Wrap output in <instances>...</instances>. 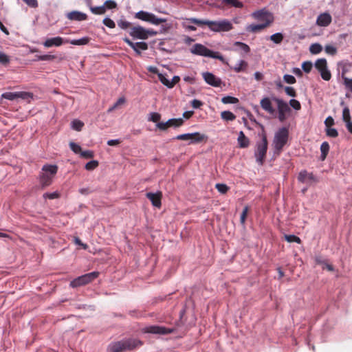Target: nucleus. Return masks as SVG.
I'll return each instance as SVG.
<instances>
[{"instance_id":"obj_1","label":"nucleus","mask_w":352,"mask_h":352,"mask_svg":"<svg viewBox=\"0 0 352 352\" xmlns=\"http://www.w3.org/2000/svg\"><path fill=\"white\" fill-rule=\"evenodd\" d=\"M57 171L58 166L56 164H45L43 166L38 177L41 189H45L52 184L53 178Z\"/></svg>"},{"instance_id":"obj_2","label":"nucleus","mask_w":352,"mask_h":352,"mask_svg":"<svg viewBox=\"0 0 352 352\" xmlns=\"http://www.w3.org/2000/svg\"><path fill=\"white\" fill-rule=\"evenodd\" d=\"M143 342L137 339H127L121 341L111 342L108 346L109 352H122L124 351H131L140 347Z\"/></svg>"},{"instance_id":"obj_3","label":"nucleus","mask_w":352,"mask_h":352,"mask_svg":"<svg viewBox=\"0 0 352 352\" xmlns=\"http://www.w3.org/2000/svg\"><path fill=\"white\" fill-rule=\"evenodd\" d=\"M267 140L265 133H263L261 140L257 141L255 145L254 155L256 163L262 166L265 162V157L267 151Z\"/></svg>"},{"instance_id":"obj_4","label":"nucleus","mask_w":352,"mask_h":352,"mask_svg":"<svg viewBox=\"0 0 352 352\" xmlns=\"http://www.w3.org/2000/svg\"><path fill=\"white\" fill-rule=\"evenodd\" d=\"M289 138V130L287 127L280 128L276 133L273 140L274 153L279 155Z\"/></svg>"},{"instance_id":"obj_5","label":"nucleus","mask_w":352,"mask_h":352,"mask_svg":"<svg viewBox=\"0 0 352 352\" xmlns=\"http://www.w3.org/2000/svg\"><path fill=\"white\" fill-rule=\"evenodd\" d=\"M190 52L193 54L223 60V56L219 52L210 50L201 43L195 44L190 49Z\"/></svg>"},{"instance_id":"obj_6","label":"nucleus","mask_w":352,"mask_h":352,"mask_svg":"<svg viewBox=\"0 0 352 352\" xmlns=\"http://www.w3.org/2000/svg\"><path fill=\"white\" fill-rule=\"evenodd\" d=\"M208 136L201 134L198 131L193 133H186L177 135L172 138V140H184L188 141V144H193L201 142L204 140H207Z\"/></svg>"},{"instance_id":"obj_7","label":"nucleus","mask_w":352,"mask_h":352,"mask_svg":"<svg viewBox=\"0 0 352 352\" xmlns=\"http://www.w3.org/2000/svg\"><path fill=\"white\" fill-rule=\"evenodd\" d=\"M99 276L98 272H92L90 273L85 274L80 276L77 277L70 282V287L76 288L78 287L85 285L94 280L97 278Z\"/></svg>"},{"instance_id":"obj_8","label":"nucleus","mask_w":352,"mask_h":352,"mask_svg":"<svg viewBox=\"0 0 352 352\" xmlns=\"http://www.w3.org/2000/svg\"><path fill=\"white\" fill-rule=\"evenodd\" d=\"M208 28L214 32H228L233 29V25L228 19L210 21Z\"/></svg>"},{"instance_id":"obj_9","label":"nucleus","mask_w":352,"mask_h":352,"mask_svg":"<svg viewBox=\"0 0 352 352\" xmlns=\"http://www.w3.org/2000/svg\"><path fill=\"white\" fill-rule=\"evenodd\" d=\"M272 100L276 102L278 109V118L280 122H283L286 119V113L291 111L289 104L283 99L273 96Z\"/></svg>"},{"instance_id":"obj_10","label":"nucleus","mask_w":352,"mask_h":352,"mask_svg":"<svg viewBox=\"0 0 352 352\" xmlns=\"http://www.w3.org/2000/svg\"><path fill=\"white\" fill-rule=\"evenodd\" d=\"M123 41L126 43L129 47H131L135 53L141 56V51H145L148 50V43L144 41H138V42H133L128 37L123 38Z\"/></svg>"},{"instance_id":"obj_11","label":"nucleus","mask_w":352,"mask_h":352,"mask_svg":"<svg viewBox=\"0 0 352 352\" xmlns=\"http://www.w3.org/2000/svg\"><path fill=\"white\" fill-rule=\"evenodd\" d=\"M252 16L259 23H266L270 21L271 24L274 21L272 13L265 8L254 12Z\"/></svg>"},{"instance_id":"obj_12","label":"nucleus","mask_w":352,"mask_h":352,"mask_svg":"<svg viewBox=\"0 0 352 352\" xmlns=\"http://www.w3.org/2000/svg\"><path fill=\"white\" fill-rule=\"evenodd\" d=\"M204 81L210 86L219 87L222 84L221 78L214 76L212 73L206 72L202 74Z\"/></svg>"},{"instance_id":"obj_13","label":"nucleus","mask_w":352,"mask_h":352,"mask_svg":"<svg viewBox=\"0 0 352 352\" xmlns=\"http://www.w3.org/2000/svg\"><path fill=\"white\" fill-rule=\"evenodd\" d=\"M129 35L132 37L133 39H140V40H146L147 39V35L146 34V28L142 26L137 25L133 27L130 32Z\"/></svg>"},{"instance_id":"obj_14","label":"nucleus","mask_w":352,"mask_h":352,"mask_svg":"<svg viewBox=\"0 0 352 352\" xmlns=\"http://www.w3.org/2000/svg\"><path fill=\"white\" fill-rule=\"evenodd\" d=\"M174 331L173 329L166 328L164 327L160 326H151L146 328L144 332L155 333V334H160V335H166L171 333Z\"/></svg>"},{"instance_id":"obj_15","label":"nucleus","mask_w":352,"mask_h":352,"mask_svg":"<svg viewBox=\"0 0 352 352\" xmlns=\"http://www.w3.org/2000/svg\"><path fill=\"white\" fill-rule=\"evenodd\" d=\"M65 41L64 38L58 36L53 38H47L43 43V46L45 47H52L53 46L60 47L61 46Z\"/></svg>"},{"instance_id":"obj_16","label":"nucleus","mask_w":352,"mask_h":352,"mask_svg":"<svg viewBox=\"0 0 352 352\" xmlns=\"http://www.w3.org/2000/svg\"><path fill=\"white\" fill-rule=\"evenodd\" d=\"M146 195L153 206L157 208H160L161 206L162 192L160 191H157L156 192H147Z\"/></svg>"},{"instance_id":"obj_17","label":"nucleus","mask_w":352,"mask_h":352,"mask_svg":"<svg viewBox=\"0 0 352 352\" xmlns=\"http://www.w3.org/2000/svg\"><path fill=\"white\" fill-rule=\"evenodd\" d=\"M332 21L331 14L328 12L320 14L316 19V24L321 27L328 26Z\"/></svg>"},{"instance_id":"obj_18","label":"nucleus","mask_w":352,"mask_h":352,"mask_svg":"<svg viewBox=\"0 0 352 352\" xmlns=\"http://www.w3.org/2000/svg\"><path fill=\"white\" fill-rule=\"evenodd\" d=\"M67 17L72 21H82L87 20V14L82 12L80 11L74 10L70 12H68L67 14Z\"/></svg>"},{"instance_id":"obj_19","label":"nucleus","mask_w":352,"mask_h":352,"mask_svg":"<svg viewBox=\"0 0 352 352\" xmlns=\"http://www.w3.org/2000/svg\"><path fill=\"white\" fill-rule=\"evenodd\" d=\"M233 46L234 50L240 52L243 56L250 52L249 45L243 42L236 41L234 43Z\"/></svg>"},{"instance_id":"obj_20","label":"nucleus","mask_w":352,"mask_h":352,"mask_svg":"<svg viewBox=\"0 0 352 352\" xmlns=\"http://www.w3.org/2000/svg\"><path fill=\"white\" fill-rule=\"evenodd\" d=\"M270 25V21H267L266 23H259L258 24L252 23L250 25L246 27V30L248 32H256L259 30H261L265 28L266 27H267Z\"/></svg>"},{"instance_id":"obj_21","label":"nucleus","mask_w":352,"mask_h":352,"mask_svg":"<svg viewBox=\"0 0 352 352\" xmlns=\"http://www.w3.org/2000/svg\"><path fill=\"white\" fill-rule=\"evenodd\" d=\"M260 105L263 110L268 112L269 113L272 114L275 111L274 109L273 108V107L272 105V102H271L270 98L267 97H264L260 101Z\"/></svg>"},{"instance_id":"obj_22","label":"nucleus","mask_w":352,"mask_h":352,"mask_svg":"<svg viewBox=\"0 0 352 352\" xmlns=\"http://www.w3.org/2000/svg\"><path fill=\"white\" fill-rule=\"evenodd\" d=\"M237 142L239 148H248L250 145V140L247 138L244 133L241 131L238 134Z\"/></svg>"},{"instance_id":"obj_23","label":"nucleus","mask_w":352,"mask_h":352,"mask_svg":"<svg viewBox=\"0 0 352 352\" xmlns=\"http://www.w3.org/2000/svg\"><path fill=\"white\" fill-rule=\"evenodd\" d=\"M90 38L89 36H83L78 39L65 40V43H69L74 45H85L89 43Z\"/></svg>"},{"instance_id":"obj_24","label":"nucleus","mask_w":352,"mask_h":352,"mask_svg":"<svg viewBox=\"0 0 352 352\" xmlns=\"http://www.w3.org/2000/svg\"><path fill=\"white\" fill-rule=\"evenodd\" d=\"M152 12L140 10L135 13V17L143 21L149 22Z\"/></svg>"},{"instance_id":"obj_25","label":"nucleus","mask_w":352,"mask_h":352,"mask_svg":"<svg viewBox=\"0 0 352 352\" xmlns=\"http://www.w3.org/2000/svg\"><path fill=\"white\" fill-rule=\"evenodd\" d=\"M184 120L182 118H170L166 121L168 126H173L174 128H177L183 125Z\"/></svg>"},{"instance_id":"obj_26","label":"nucleus","mask_w":352,"mask_h":352,"mask_svg":"<svg viewBox=\"0 0 352 352\" xmlns=\"http://www.w3.org/2000/svg\"><path fill=\"white\" fill-rule=\"evenodd\" d=\"M344 74L345 70H343L341 75V78L343 80V84L346 89L352 93V78L346 77Z\"/></svg>"},{"instance_id":"obj_27","label":"nucleus","mask_w":352,"mask_h":352,"mask_svg":"<svg viewBox=\"0 0 352 352\" xmlns=\"http://www.w3.org/2000/svg\"><path fill=\"white\" fill-rule=\"evenodd\" d=\"M284 38V35L282 32H276L272 34L269 39L272 41L275 44H280L282 43Z\"/></svg>"},{"instance_id":"obj_28","label":"nucleus","mask_w":352,"mask_h":352,"mask_svg":"<svg viewBox=\"0 0 352 352\" xmlns=\"http://www.w3.org/2000/svg\"><path fill=\"white\" fill-rule=\"evenodd\" d=\"M329 151V144L327 142H323L320 145V157L324 160Z\"/></svg>"},{"instance_id":"obj_29","label":"nucleus","mask_w":352,"mask_h":352,"mask_svg":"<svg viewBox=\"0 0 352 352\" xmlns=\"http://www.w3.org/2000/svg\"><path fill=\"white\" fill-rule=\"evenodd\" d=\"M186 21L193 23L197 25H206L209 27L210 21L208 19H200L197 18H187L186 19Z\"/></svg>"},{"instance_id":"obj_30","label":"nucleus","mask_w":352,"mask_h":352,"mask_svg":"<svg viewBox=\"0 0 352 352\" xmlns=\"http://www.w3.org/2000/svg\"><path fill=\"white\" fill-rule=\"evenodd\" d=\"M157 76H158V78L162 84H163L164 86H166L168 89L173 88V84H171V82H170V80H169L166 76V75H164L162 73H158Z\"/></svg>"},{"instance_id":"obj_31","label":"nucleus","mask_w":352,"mask_h":352,"mask_svg":"<svg viewBox=\"0 0 352 352\" xmlns=\"http://www.w3.org/2000/svg\"><path fill=\"white\" fill-rule=\"evenodd\" d=\"M314 66L316 69L320 72L321 69H323L326 66H327V62L326 58H318L316 60L314 63Z\"/></svg>"},{"instance_id":"obj_32","label":"nucleus","mask_w":352,"mask_h":352,"mask_svg":"<svg viewBox=\"0 0 352 352\" xmlns=\"http://www.w3.org/2000/svg\"><path fill=\"white\" fill-rule=\"evenodd\" d=\"M221 117L226 121H232L236 118L235 115L230 111H223L221 113Z\"/></svg>"},{"instance_id":"obj_33","label":"nucleus","mask_w":352,"mask_h":352,"mask_svg":"<svg viewBox=\"0 0 352 352\" xmlns=\"http://www.w3.org/2000/svg\"><path fill=\"white\" fill-rule=\"evenodd\" d=\"M322 50V45L318 43H312L309 47V52L312 54H318Z\"/></svg>"},{"instance_id":"obj_34","label":"nucleus","mask_w":352,"mask_h":352,"mask_svg":"<svg viewBox=\"0 0 352 352\" xmlns=\"http://www.w3.org/2000/svg\"><path fill=\"white\" fill-rule=\"evenodd\" d=\"M319 73L321 76V78L325 81H329L331 78V72L328 69L327 66H326L323 69H321L320 72Z\"/></svg>"},{"instance_id":"obj_35","label":"nucleus","mask_w":352,"mask_h":352,"mask_svg":"<svg viewBox=\"0 0 352 352\" xmlns=\"http://www.w3.org/2000/svg\"><path fill=\"white\" fill-rule=\"evenodd\" d=\"M223 104H236L239 102V99L232 96H226L221 98Z\"/></svg>"},{"instance_id":"obj_36","label":"nucleus","mask_w":352,"mask_h":352,"mask_svg":"<svg viewBox=\"0 0 352 352\" xmlns=\"http://www.w3.org/2000/svg\"><path fill=\"white\" fill-rule=\"evenodd\" d=\"M84 126V123L80 120L75 119L72 122V129L76 131H80Z\"/></svg>"},{"instance_id":"obj_37","label":"nucleus","mask_w":352,"mask_h":352,"mask_svg":"<svg viewBox=\"0 0 352 352\" xmlns=\"http://www.w3.org/2000/svg\"><path fill=\"white\" fill-rule=\"evenodd\" d=\"M284 238L289 243L295 242L300 244L302 242L301 239L298 236L294 234H285Z\"/></svg>"},{"instance_id":"obj_38","label":"nucleus","mask_w":352,"mask_h":352,"mask_svg":"<svg viewBox=\"0 0 352 352\" xmlns=\"http://www.w3.org/2000/svg\"><path fill=\"white\" fill-rule=\"evenodd\" d=\"M17 98L30 100L33 98V94L28 91H17Z\"/></svg>"},{"instance_id":"obj_39","label":"nucleus","mask_w":352,"mask_h":352,"mask_svg":"<svg viewBox=\"0 0 352 352\" xmlns=\"http://www.w3.org/2000/svg\"><path fill=\"white\" fill-rule=\"evenodd\" d=\"M17 91L16 92H10L7 91L4 92L1 94V98L8 100H14L17 98Z\"/></svg>"},{"instance_id":"obj_40","label":"nucleus","mask_w":352,"mask_h":352,"mask_svg":"<svg viewBox=\"0 0 352 352\" xmlns=\"http://www.w3.org/2000/svg\"><path fill=\"white\" fill-rule=\"evenodd\" d=\"M166 21V19L165 18H158L153 13L151 14V19L149 23L151 24L157 25L160 23H164Z\"/></svg>"},{"instance_id":"obj_41","label":"nucleus","mask_w":352,"mask_h":352,"mask_svg":"<svg viewBox=\"0 0 352 352\" xmlns=\"http://www.w3.org/2000/svg\"><path fill=\"white\" fill-rule=\"evenodd\" d=\"M215 188L221 194H226L229 190V187L226 184L223 183L216 184Z\"/></svg>"},{"instance_id":"obj_42","label":"nucleus","mask_w":352,"mask_h":352,"mask_svg":"<svg viewBox=\"0 0 352 352\" xmlns=\"http://www.w3.org/2000/svg\"><path fill=\"white\" fill-rule=\"evenodd\" d=\"M312 67H313L312 62L309 61V60L302 62V63L301 65L302 70L307 74H308L311 72Z\"/></svg>"},{"instance_id":"obj_43","label":"nucleus","mask_w":352,"mask_h":352,"mask_svg":"<svg viewBox=\"0 0 352 352\" xmlns=\"http://www.w3.org/2000/svg\"><path fill=\"white\" fill-rule=\"evenodd\" d=\"M59 196H60V194L58 193V191H54V192H47L43 195V197L45 199H58L59 197Z\"/></svg>"},{"instance_id":"obj_44","label":"nucleus","mask_w":352,"mask_h":352,"mask_svg":"<svg viewBox=\"0 0 352 352\" xmlns=\"http://www.w3.org/2000/svg\"><path fill=\"white\" fill-rule=\"evenodd\" d=\"M104 10H111L117 8V3L114 0H107L103 3Z\"/></svg>"},{"instance_id":"obj_45","label":"nucleus","mask_w":352,"mask_h":352,"mask_svg":"<svg viewBox=\"0 0 352 352\" xmlns=\"http://www.w3.org/2000/svg\"><path fill=\"white\" fill-rule=\"evenodd\" d=\"M248 65L247 63L244 60H240L236 65L233 67V69L239 73L242 72L244 69L243 68V66L245 67Z\"/></svg>"},{"instance_id":"obj_46","label":"nucleus","mask_w":352,"mask_h":352,"mask_svg":"<svg viewBox=\"0 0 352 352\" xmlns=\"http://www.w3.org/2000/svg\"><path fill=\"white\" fill-rule=\"evenodd\" d=\"M98 166V161L96 160H91L88 162L85 166V168L87 170H93Z\"/></svg>"},{"instance_id":"obj_47","label":"nucleus","mask_w":352,"mask_h":352,"mask_svg":"<svg viewBox=\"0 0 352 352\" xmlns=\"http://www.w3.org/2000/svg\"><path fill=\"white\" fill-rule=\"evenodd\" d=\"M10 57L3 52H0V64L2 65H7L10 63Z\"/></svg>"},{"instance_id":"obj_48","label":"nucleus","mask_w":352,"mask_h":352,"mask_svg":"<svg viewBox=\"0 0 352 352\" xmlns=\"http://www.w3.org/2000/svg\"><path fill=\"white\" fill-rule=\"evenodd\" d=\"M90 10L93 14L99 15L103 14L106 12L103 5L100 6L91 7Z\"/></svg>"},{"instance_id":"obj_49","label":"nucleus","mask_w":352,"mask_h":352,"mask_svg":"<svg viewBox=\"0 0 352 352\" xmlns=\"http://www.w3.org/2000/svg\"><path fill=\"white\" fill-rule=\"evenodd\" d=\"M69 148L74 153H76V154L79 153L80 155V153L82 151V148L79 144H78L74 142H71L69 143Z\"/></svg>"},{"instance_id":"obj_50","label":"nucleus","mask_w":352,"mask_h":352,"mask_svg":"<svg viewBox=\"0 0 352 352\" xmlns=\"http://www.w3.org/2000/svg\"><path fill=\"white\" fill-rule=\"evenodd\" d=\"M308 175V172L306 170H302L300 171L298 175V181L300 183H307V175Z\"/></svg>"},{"instance_id":"obj_51","label":"nucleus","mask_w":352,"mask_h":352,"mask_svg":"<svg viewBox=\"0 0 352 352\" xmlns=\"http://www.w3.org/2000/svg\"><path fill=\"white\" fill-rule=\"evenodd\" d=\"M289 105L296 111H298L301 109V104L300 102L294 98H292L289 102Z\"/></svg>"},{"instance_id":"obj_52","label":"nucleus","mask_w":352,"mask_h":352,"mask_svg":"<svg viewBox=\"0 0 352 352\" xmlns=\"http://www.w3.org/2000/svg\"><path fill=\"white\" fill-rule=\"evenodd\" d=\"M102 23L105 26H107L109 28H114L116 27L115 22L111 19H110L109 16H106L103 19Z\"/></svg>"},{"instance_id":"obj_53","label":"nucleus","mask_w":352,"mask_h":352,"mask_svg":"<svg viewBox=\"0 0 352 352\" xmlns=\"http://www.w3.org/2000/svg\"><path fill=\"white\" fill-rule=\"evenodd\" d=\"M324 51L327 54L333 56L337 52V49L332 45H327L324 47Z\"/></svg>"},{"instance_id":"obj_54","label":"nucleus","mask_w":352,"mask_h":352,"mask_svg":"<svg viewBox=\"0 0 352 352\" xmlns=\"http://www.w3.org/2000/svg\"><path fill=\"white\" fill-rule=\"evenodd\" d=\"M223 2L232 5L235 8L243 7V3L238 0H221Z\"/></svg>"},{"instance_id":"obj_55","label":"nucleus","mask_w":352,"mask_h":352,"mask_svg":"<svg viewBox=\"0 0 352 352\" xmlns=\"http://www.w3.org/2000/svg\"><path fill=\"white\" fill-rule=\"evenodd\" d=\"M283 81L288 84H294L296 82V78L291 74H285Z\"/></svg>"},{"instance_id":"obj_56","label":"nucleus","mask_w":352,"mask_h":352,"mask_svg":"<svg viewBox=\"0 0 352 352\" xmlns=\"http://www.w3.org/2000/svg\"><path fill=\"white\" fill-rule=\"evenodd\" d=\"M342 120L344 122H346L347 120H351V115H350V110L349 107H345L343 109L342 111Z\"/></svg>"},{"instance_id":"obj_57","label":"nucleus","mask_w":352,"mask_h":352,"mask_svg":"<svg viewBox=\"0 0 352 352\" xmlns=\"http://www.w3.org/2000/svg\"><path fill=\"white\" fill-rule=\"evenodd\" d=\"M125 102V99L124 97L120 98L116 103L113 104L111 107H110L108 110L107 113H111L120 104L124 103Z\"/></svg>"},{"instance_id":"obj_58","label":"nucleus","mask_w":352,"mask_h":352,"mask_svg":"<svg viewBox=\"0 0 352 352\" xmlns=\"http://www.w3.org/2000/svg\"><path fill=\"white\" fill-rule=\"evenodd\" d=\"M131 25V23L124 20V19H120L118 21V25L122 30L127 29Z\"/></svg>"},{"instance_id":"obj_59","label":"nucleus","mask_w":352,"mask_h":352,"mask_svg":"<svg viewBox=\"0 0 352 352\" xmlns=\"http://www.w3.org/2000/svg\"><path fill=\"white\" fill-rule=\"evenodd\" d=\"M285 94L289 96L294 97V98L296 96V91L294 89V87H289V86L285 87Z\"/></svg>"},{"instance_id":"obj_60","label":"nucleus","mask_w":352,"mask_h":352,"mask_svg":"<svg viewBox=\"0 0 352 352\" xmlns=\"http://www.w3.org/2000/svg\"><path fill=\"white\" fill-rule=\"evenodd\" d=\"M161 118V115L157 113V112H152L150 113V118H149V120L153 122H157L160 120Z\"/></svg>"},{"instance_id":"obj_61","label":"nucleus","mask_w":352,"mask_h":352,"mask_svg":"<svg viewBox=\"0 0 352 352\" xmlns=\"http://www.w3.org/2000/svg\"><path fill=\"white\" fill-rule=\"evenodd\" d=\"M80 155L81 157L88 159V158H92L94 155V151H92L91 150H86V151H81Z\"/></svg>"},{"instance_id":"obj_62","label":"nucleus","mask_w":352,"mask_h":352,"mask_svg":"<svg viewBox=\"0 0 352 352\" xmlns=\"http://www.w3.org/2000/svg\"><path fill=\"white\" fill-rule=\"evenodd\" d=\"M327 135L331 138H336L338 136V132L335 128H328L327 129Z\"/></svg>"},{"instance_id":"obj_63","label":"nucleus","mask_w":352,"mask_h":352,"mask_svg":"<svg viewBox=\"0 0 352 352\" xmlns=\"http://www.w3.org/2000/svg\"><path fill=\"white\" fill-rule=\"evenodd\" d=\"M203 104V102L197 99H193L191 101V105L193 109H199Z\"/></svg>"},{"instance_id":"obj_64","label":"nucleus","mask_w":352,"mask_h":352,"mask_svg":"<svg viewBox=\"0 0 352 352\" xmlns=\"http://www.w3.org/2000/svg\"><path fill=\"white\" fill-rule=\"evenodd\" d=\"M314 261H315L316 263L318 264V265H324L327 262V260L324 259L320 255H316L314 257Z\"/></svg>"}]
</instances>
